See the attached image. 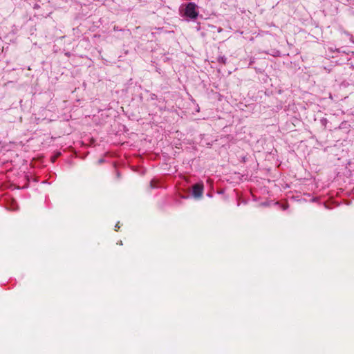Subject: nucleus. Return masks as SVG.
<instances>
[{"instance_id":"nucleus-4","label":"nucleus","mask_w":354,"mask_h":354,"mask_svg":"<svg viewBox=\"0 0 354 354\" xmlns=\"http://www.w3.org/2000/svg\"><path fill=\"white\" fill-rule=\"evenodd\" d=\"M207 183H212V180L209 179V178L207 180Z\"/></svg>"},{"instance_id":"nucleus-3","label":"nucleus","mask_w":354,"mask_h":354,"mask_svg":"<svg viewBox=\"0 0 354 354\" xmlns=\"http://www.w3.org/2000/svg\"><path fill=\"white\" fill-rule=\"evenodd\" d=\"M56 158H57V156H55V157L52 158V162H55V161Z\"/></svg>"},{"instance_id":"nucleus-2","label":"nucleus","mask_w":354,"mask_h":354,"mask_svg":"<svg viewBox=\"0 0 354 354\" xmlns=\"http://www.w3.org/2000/svg\"><path fill=\"white\" fill-rule=\"evenodd\" d=\"M204 189L203 183H196L192 187V193L195 197H200L202 196Z\"/></svg>"},{"instance_id":"nucleus-1","label":"nucleus","mask_w":354,"mask_h":354,"mask_svg":"<svg viewBox=\"0 0 354 354\" xmlns=\"http://www.w3.org/2000/svg\"><path fill=\"white\" fill-rule=\"evenodd\" d=\"M180 12L183 17L190 19H196L198 15V6L192 2L181 6Z\"/></svg>"}]
</instances>
